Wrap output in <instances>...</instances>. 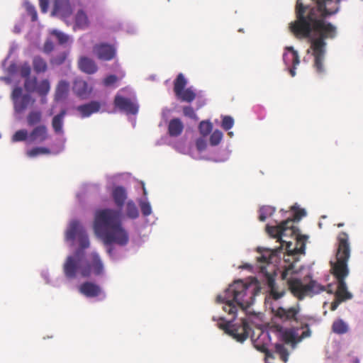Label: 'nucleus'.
Returning a JSON list of instances; mask_svg holds the SVG:
<instances>
[{
    "instance_id": "1",
    "label": "nucleus",
    "mask_w": 363,
    "mask_h": 363,
    "mask_svg": "<svg viewBox=\"0 0 363 363\" xmlns=\"http://www.w3.org/2000/svg\"><path fill=\"white\" fill-rule=\"evenodd\" d=\"M332 0H311L295 6L296 19L289 24L291 32L300 39L310 40V48L314 57L313 67L318 74H323V65L326 52V40L337 36V28L326 18L335 14L337 9L332 11L326 5Z\"/></svg>"
},
{
    "instance_id": "2",
    "label": "nucleus",
    "mask_w": 363,
    "mask_h": 363,
    "mask_svg": "<svg viewBox=\"0 0 363 363\" xmlns=\"http://www.w3.org/2000/svg\"><path fill=\"white\" fill-rule=\"evenodd\" d=\"M255 296V289L250 284L242 280H236L229 285L223 295H218L216 297L217 302L225 304L223 307V311L233 315L232 319L228 321H225L223 318H220L219 320L222 322L218 323V327L237 342L242 343L245 341L250 330L245 318H241L239 323L233 324L238 308H248L254 303Z\"/></svg>"
},
{
    "instance_id": "3",
    "label": "nucleus",
    "mask_w": 363,
    "mask_h": 363,
    "mask_svg": "<svg viewBox=\"0 0 363 363\" xmlns=\"http://www.w3.org/2000/svg\"><path fill=\"white\" fill-rule=\"evenodd\" d=\"M112 196L119 211L104 209L98 211L95 216L94 231L106 245L116 243L124 246L129 240L128 233L122 227L121 220V210L127 199L125 188L116 186L113 190Z\"/></svg>"
},
{
    "instance_id": "4",
    "label": "nucleus",
    "mask_w": 363,
    "mask_h": 363,
    "mask_svg": "<svg viewBox=\"0 0 363 363\" xmlns=\"http://www.w3.org/2000/svg\"><path fill=\"white\" fill-rule=\"evenodd\" d=\"M335 262H331V272L337 282L335 298L343 301L351 299L352 294L348 291L345 279L349 274L347 262L350 257V245L348 235L341 232L337 236V248Z\"/></svg>"
},
{
    "instance_id": "5",
    "label": "nucleus",
    "mask_w": 363,
    "mask_h": 363,
    "mask_svg": "<svg viewBox=\"0 0 363 363\" xmlns=\"http://www.w3.org/2000/svg\"><path fill=\"white\" fill-rule=\"evenodd\" d=\"M294 266L290 264L283 270L281 277L286 281L289 290L298 299L303 300L306 296H312L325 290L323 286L313 279L304 284L301 279L294 277Z\"/></svg>"
},
{
    "instance_id": "6",
    "label": "nucleus",
    "mask_w": 363,
    "mask_h": 363,
    "mask_svg": "<svg viewBox=\"0 0 363 363\" xmlns=\"http://www.w3.org/2000/svg\"><path fill=\"white\" fill-rule=\"evenodd\" d=\"M84 252L77 250L72 255H69L63 264V272L68 279H74L80 275L82 277L84 269Z\"/></svg>"
},
{
    "instance_id": "7",
    "label": "nucleus",
    "mask_w": 363,
    "mask_h": 363,
    "mask_svg": "<svg viewBox=\"0 0 363 363\" xmlns=\"http://www.w3.org/2000/svg\"><path fill=\"white\" fill-rule=\"evenodd\" d=\"M296 227L293 225V220L291 218H288L286 220L282 221L279 225L277 226H269L267 225L266 230L267 233L274 238H277V242H279L281 245L280 249L283 247V243H286V250L290 252V247L292 243L291 242H286L282 240L284 236L286 235V232L289 231L290 233L294 234L296 231Z\"/></svg>"
},
{
    "instance_id": "8",
    "label": "nucleus",
    "mask_w": 363,
    "mask_h": 363,
    "mask_svg": "<svg viewBox=\"0 0 363 363\" xmlns=\"http://www.w3.org/2000/svg\"><path fill=\"white\" fill-rule=\"evenodd\" d=\"M76 238H77L79 244L78 250L84 252V250L88 248L90 245L89 237L80 223L78 220H74L70 222L67 228L65 238L67 240L73 241Z\"/></svg>"
},
{
    "instance_id": "9",
    "label": "nucleus",
    "mask_w": 363,
    "mask_h": 363,
    "mask_svg": "<svg viewBox=\"0 0 363 363\" xmlns=\"http://www.w3.org/2000/svg\"><path fill=\"white\" fill-rule=\"evenodd\" d=\"M104 274V264L99 255L96 252H92L84 257V269L82 277L88 278L91 274L99 277Z\"/></svg>"
},
{
    "instance_id": "10",
    "label": "nucleus",
    "mask_w": 363,
    "mask_h": 363,
    "mask_svg": "<svg viewBox=\"0 0 363 363\" xmlns=\"http://www.w3.org/2000/svg\"><path fill=\"white\" fill-rule=\"evenodd\" d=\"M300 329L303 330L300 336L298 335V328H292L286 329L281 333V339L286 344H291L295 346L298 342H301L303 340L309 337L311 335V331L308 324H303L301 326Z\"/></svg>"
},
{
    "instance_id": "11",
    "label": "nucleus",
    "mask_w": 363,
    "mask_h": 363,
    "mask_svg": "<svg viewBox=\"0 0 363 363\" xmlns=\"http://www.w3.org/2000/svg\"><path fill=\"white\" fill-rule=\"evenodd\" d=\"M14 109L17 113L23 112L28 106L33 105L35 99L29 94H23L21 87H16L11 94Z\"/></svg>"
},
{
    "instance_id": "12",
    "label": "nucleus",
    "mask_w": 363,
    "mask_h": 363,
    "mask_svg": "<svg viewBox=\"0 0 363 363\" xmlns=\"http://www.w3.org/2000/svg\"><path fill=\"white\" fill-rule=\"evenodd\" d=\"M274 317L279 319L281 322H292L298 321V315L300 313V307L298 305L291 306L289 308L278 307L277 309H273Z\"/></svg>"
},
{
    "instance_id": "13",
    "label": "nucleus",
    "mask_w": 363,
    "mask_h": 363,
    "mask_svg": "<svg viewBox=\"0 0 363 363\" xmlns=\"http://www.w3.org/2000/svg\"><path fill=\"white\" fill-rule=\"evenodd\" d=\"M113 104L116 108L120 111H124L127 114L135 115L138 112V106L130 99L125 98L117 94L115 96Z\"/></svg>"
},
{
    "instance_id": "14",
    "label": "nucleus",
    "mask_w": 363,
    "mask_h": 363,
    "mask_svg": "<svg viewBox=\"0 0 363 363\" xmlns=\"http://www.w3.org/2000/svg\"><path fill=\"white\" fill-rule=\"evenodd\" d=\"M93 52L98 59L103 61H110L116 56V48L108 43H99L93 47Z\"/></svg>"
},
{
    "instance_id": "15",
    "label": "nucleus",
    "mask_w": 363,
    "mask_h": 363,
    "mask_svg": "<svg viewBox=\"0 0 363 363\" xmlns=\"http://www.w3.org/2000/svg\"><path fill=\"white\" fill-rule=\"evenodd\" d=\"M52 14L63 19L69 17L72 14L69 0H55Z\"/></svg>"
},
{
    "instance_id": "16",
    "label": "nucleus",
    "mask_w": 363,
    "mask_h": 363,
    "mask_svg": "<svg viewBox=\"0 0 363 363\" xmlns=\"http://www.w3.org/2000/svg\"><path fill=\"white\" fill-rule=\"evenodd\" d=\"M80 294L87 298H94L103 294V291L100 286L91 282L85 281L79 286Z\"/></svg>"
},
{
    "instance_id": "17",
    "label": "nucleus",
    "mask_w": 363,
    "mask_h": 363,
    "mask_svg": "<svg viewBox=\"0 0 363 363\" xmlns=\"http://www.w3.org/2000/svg\"><path fill=\"white\" fill-rule=\"evenodd\" d=\"M72 91L81 99H86L91 93L92 89L89 87L87 82L81 79H77L73 82Z\"/></svg>"
},
{
    "instance_id": "18",
    "label": "nucleus",
    "mask_w": 363,
    "mask_h": 363,
    "mask_svg": "<svg viewBox=\"0 0 363 363\" xmlns=\"http://www.w3.org/2000/svg\"><path fill=\"white\" fill-rule=\"evenodd\" d=\"M286 50L290 52L289 54L284 53L283 55V60L286 66L292 65V67L289 69V73L291 77L296 75L295 69L296 66L299 64V56L298 52L295 50L293 47H287Z\"/></svg>"
},
{
    "instance_id": "19",
    "label": "nucleus",
    "mask_w": 363,
    "mask_h": 363,
    "mask_svg": "<svg viewBox=\"0 0 363 363\" xmlns=\"http://www.w3.org/2000/svg\"><path fill=\"white\" fill-rule=\"evenodd\" d=\"M100 108V102L91 101L89 103L78 106L76 110L79 113L81 117L84 118L89 117L93 113L99 112Z\"/></svg>"
},
{
    "instance_id": "20",
    "label": "nucleus",
    "mask_w": 363,
    "mask_h": 363,
    "mask_svg": "<svg viewBox=\"0 0 363 363\" xmlns=\"http://www.w3.org/2000/svg\"><path fill=\"white\" fill-rule=\"evenodd\" d=\"M48 130L45 125L36 126L30 133L29 140L30 142L42 143L48 138Z\"/></svg>"
},
{
    "instance_id": "21",
    "label": "nucleus",
    "mask_w": 363,
    "mask_h": 363,
    "mask_svg": "<svg viewBox=\"0 0 363 363\" xmlns=\"http://www.w3.org/2000/svg\"><path fill=\"white\" fill-rule=\"evenodd\" d=\"M267 286L269 289L270 295L274 300L279 299L286 293L285 288L279 289L276 284L274 278L271 275H267Z\"/></svg>"
},
{
    "instance_id": "22",
    "label": "nucleus",
    "mask_w": 363,
    "mask_h": 363,
    "mask_svg": "<svg viewBox=\"0 0 363 363\" xmlns=\"http://www.w3.org/2000/svg\"><path fill=\"white\" fill-rule=\"evenodd\" d=\"M78 66L82 72L89 74L95 73L98 69L95 62L87 57H80L78 62Z\"/></svg>"
},
{
    "instance_id": "23",
    "label": "nucleus",
    "mask_w": 363,
    "mask_h": 363,
    "mask_svg": "<svg viewBox=\"0 0 363 363\" xmlns=\"http://www.w3.org/2000/svg\"><path fill=\"white\" fill-rule=\"evenodd\" d=\"M184 130V124L182 121L175 118L172 119L168 125V133L171 137L180 135Z\"/></svg>"
},
{
    "instance_id": "24",
    "label": "nucleus",
    "mask_w": 363,
    "mask_h": 363,
    "mask_svg": "<svg viewBox=\"0 0 363 363\" xmlns=\"http://www.w3.org/2000/svg\"><path fill=\"white\" fill-rule=\"evenodd\" d=\"M69 89V84L65 80L60 81L55 89V101H59L65 99L68 96Z\"/></svg>"
},
{
    "instance_id": "25",
    "label": "nucleus",
    "mask_w": 363,
    "mask_h": 363,
    "mask_svg": "<svg viewBox=\"0 0 363 363\" xmlns=\"http://www.w3.org/2000/svg\"><path fill=\"white\" fill-rule=\"evenodd\" d=\"M66 115V111L62 110L58 114L55 116L52 121V126L55 133L62 134L63 133V119Z\"/></svg>"
},
{
    "instance_id": "26",
    "label": "nucleus",
    "mask_w": 363,
    "mask_h": 363,
    "mask_svg": "<svg viewBox=\"0 0 363 363\" xmlns=\"http://www.w3.org/2000/svg\"><path fill=\"white\" fill-rule=\"evenodd\" d=\"M349 330L347 324L342 319L335 320L332 325V330L337 335H342L347 333Z\"/></svg>"
},
{
    "instance_id": "27",
    "label": "nucleus",
    "mask_w": 363,
    "mask_h": 363,
    "mask_svg": "<svg viewBox=\"0 0 363 363\" xmlns=\"http://www.w3.org/2000/svg\"><path fill=\"white\" fill-rule=\"evenodd\" d=\"M75 24L79 28H86L89 24L88 17L83 10L77 11L75 16Z\"/></svg>"
},
{
    "instance_id": "28",
    "label": "nucleus",
    "mask_w": 363,
    "mask_h": 363,
    "mask_svg": "<svg viewBox=\"0 0 363 363\" xmlns=\"http://www.w3.org/2000/svg\"><path fill=\"white\" fill-rule=\"evenodd\" d=\"M33 67L36 73L45 72L48 69L46 61L40 56H35L33 58Z\"/></svg>"
},
{
    "instance_id": "29",
    "label": "nucleus",
    "mask_w": 363,
    "mask_h": 363,
    "mask_svg": "<svg viewBox=\"0 0 363 363\" xmlns=\"http://www.w3.org/2000/svg\"><path fill=\"white\" fill-rule=\"evenodd\" d=\"M196 93L191 88H187L181 91L179 94H177L176 96L178 99L182 101L191 103L196 99Z\"/></svg>"
},
{
    "instance_id": "30",
    "label": "nucleus",
    "mask_w": 363,
    "mask_h": 363,
    "mask_svg": "<svg viewBox=\"0 0 363 363\" xmlns=\"http://www.w3.org/2000/svg\"><path fill=\"white\" fill-rule=\"evenodd\" d=\"M186 83L187 82L183 74H179L174 82V91L175 95L179 94L182 91L185 89Z\"/></svg>"
},
{
    "instance_id": "31",
    "label": "nucleus",
    "mask_w": 363,
    "mask_h": 363,
    "mask_svg": "<svg viewBox=\"0 0 363 363\" xmlns=\"http://www.w3.org/2000/svg\"><path fill=\"white\" fill-rule=\"evenodd\" d=\"M50 89V82L48 79L42 80L38 84H37L35 90L40 96H46Z\"/></svg>"
},
{
    "instance_id": "32",
    "label": "nucleus",
    "mask_w": 363,
    "mask_h": 363,
    "mask_svg": "<svg viewBox=\"0 0 363 363\" xmlns=\"http://www.w3.org/2000/svg\"><path fill=\"white\" fill-rule=\"evenodd\" d=\"M42 113L40 111H32L27 116V123L29 126H33L40 122Z\"/></svg>"
},
{
    "instance_id": "33",
    "label": "nucleus",
    "mask_w": 363,
    "mask_h": 363,
    "mask_svg": "<svg viewBox=\"0 0 363 363\" xmlns=\"http://www.w3.org/2000/svg\"><path fill=\"white\" fill-rule=\"evenodd\" d=\"M274 252L270 250H264L260 252V255L257 257L259 263L269 264L274 257Z\"/></svg>"
},
{
    "instance_id": "34",
    "label": "nucleus",
    "mask_w": 363,
    "mask_h": 363,
    "mask_svg": "<svg viewBox=\"0 0 363 363\" xmlns=\"http://www.w3.org/2000/svg\"><path fill=\"white\" fill-rule=\"evenodd\" d=\"M259 220L264 222L267 217L271 216L275 212V208L270 206H264L259 208Z\"/></svg>"
},
{
    "instance_id": "35",
    "label": "nucleus",
    "mask_w": 363,
    "mask_h": 363,
    "mask_svg": "<svg viewBox=\"0 0 363 363\" xmlns=\"http://www.w3.org/2000/svg\"><path fill=\"white\" fill-rule=\"evenodd\" d=\"M275 352L279 356V358L284 363L287 362L289 353L288 350L282 344L275 345Z\"/></svg>"
},
{
    "instance_id": "36",
    "label": "nucleus",
    "mask_w": 363,
    "mask_h": 363,
    "mask_svg": "<svg viewBox=\"0 0 363 363\" xmlns=\"http://www.w3.org/2000/svg\"><path fill=\"white\" fill-rule=\"evenodd\" d=\"M50 153V150L47 147H36L27 152V155L30 157H35L40 155H48Z\"/></svg>"
},
{
    "instance_id": "37",
    "label": "nucleus",
    "mask_w": 363,
    "mask_h": 363,
    "mask_svg": "<svg viewBox=\"0 0 363 363\" xmlns=\"http://www.w3.org/2000/svg\"><path fill=\"white\" fill-rule=\"evenodd\" d=\"M127 216L130 218H136L139 216L138 210L133 201H128L126 204Z\"/></svg>"
},
{
    "instance_id": "38",
    "label": "nucleus",
    "mask_w": 363,
    "mask_h": 363,
    "mask_svg": "<svg viewBox=\"0 0 363 363\" xmlns=\"http://www.w3.org/2000/svg\"><path fill=\"white\" fill-rule=\"evenodd\" d=\"M213 126L211 122L203 121L200 123L199 129L200 133L203 135H208L212 130Z\"/></svg>"
},
{
    "instance_id": "39",
    "label": "nucleus",
    "mask_w": 363,
    "mask_h": 363,
    "mask_svg": "<svg viewBox=\"0 0 363 363\" xmlns=\"http://www.w3.org/2000/svg\"><path fill=\"white\" fill-rule=\"evenodd\" d=\"M223 137V133L219 130H214L210 136V144L213 146L218 145Z\"/></svg>"
},
{
    "instance_id": "40",
    "label": "nucleus",
    "mask_w": 363,
    "mask_h": 363,
    "mask_svg": "<svg viewBox=\"0 0 363 363\" xmlns=\"http://www.w3.org/2000/svg\"><path fill=\"white\" fill-rule=\"evenodd\" d=\"M67 55H68L67 52L65 51V52H60V54L55 56L54 57H52L50 60V63L53 65H57V66L60 65L65 62V60L67 57Z\"/></svg>"
},
{
    "instance_id": "41",
    "label": "nucleus",
    "mask_w": 363,
    "mask_h": 363,
    "mask_svg": "<svg viewBox=\"0 0 363 363\" xmlns=\"http://www.w3.org/2000/svg\"><path fill=\"white\" fill-rule=\"evenodd\" d=\"M50 33L52 35L56 37V38L58 40L59 44H60V45H63V44L67 43L69 40V36L60 30L55 29V30H52L50 32Z\"/></svg>"
},
{
    "instance_id": "42",
    "label": "nucleus",
    "mask_w": 363,
    "mask_h": 363,
    "mask_svg": "<svg viewBox=\"0 0 363 363\" xmlns=\"http://www.w3.org/2000/svg\"><path fill=\"white\" fill-rule=\"evenodd\" d=\"M37 85V79L36 77L34 78H30L28 77L26 79L24 82V87L26 91H34L35 90Z\"/></svg>"
},
{
    "instance_id": "43",
    "label": "nucleus",
    "mask_w": 363,
    "mask_h": 363,
    "mask_svg": "<svg viewBox=\"0 0 363 363\" xmlns=\"http://www.w3.org/2000/svg\"><path fill=\"white\" fill-rule=\"evenodd\" d=\"M28 138V131L22 129L17 130L12 137L13 142L24 141Z\"/></svg>"
},
{
    "instance_id": "44",
    "label": "nucleus",
    "mask_w": 363,
    "mask_h": 363,
    "mask_svg": "<svg viewBox=\"0 0 363 363\" xmlns=\"http://www.w3.org/2000/svg\"><path fill=\"white\" fill-rule=\"evenodd\" d=\"M183 114L184 116L188 117L192 120L198 121L199 118L196 114L194 108L190 106H184L182 108Z\"/></svg>"
},
{
    "instance_id": "45",
    "label": "nucleus",
    "mask_w": 363,
    "mask_h": 363,
    "mask_svg": "<svg viewBox=\"0 0 363 363\" xmlns=\"http://www.w3.org/2000/svg\"><path fill=\"white\" fill-rule=\"evenodd\" d=\"M234 120L231 116H225L223 118L221 126L225 130H228L233 128Z\"/></svg>"
},
{
    "instance_id": "46",
    "label": "nucleus",
    "mask_w": 363,
    "mask_h": 363,
    "mask_svg": "<svg viewBox=\"0 0 363 363\" xmlns=\"http://www.w3.org/2000/svg\"><path fill=\"white\" fill-rule=\"evenodd\" d=\"M255 347L259 351L264 353L266 359H267V358L274 359L273 354L268 350L267 347L265 345H264V344H262V345L255 344Z\"/></svg>"
},
{
    "instance_id": "47",
    "label": "nucleus",
    "mask_w": 363,
    "mask_h": 363,
    "mask_svg": "<svg viewBox=\"0 0 363 363\" xmlns=\"http://www.w3.org/2000/svg\"><path fill=\"white\" fill-rule=\"evenodd\" d=\"M118 81V77L114 74H110L105 77L103 83L106 86H110Z\"/></svg>"
},
{
    "instance_id": "48",
    "label": "nucleus",
    "mask_w": 363,
    "mask_h": 363,
    "mask_svg": "<svg viewBox=\"0 0 363 363\" xmlns=\"http://www.w3.org/2000/svg\"><path fill=\"white\" fill-rule=\"evenodd\" d=\"M140 209L142 211V213L145 216H147L151 214L152 213V208L149 203L147 202H142L140 203Z\"/></svg>"
},
{
    "instance_id": "49",
    "label": "nucleus",
    "mask_w": 363,
    "mask_h": 363,
    "mask_svg": "<svg viewBox=\"0 0 363 363\" xmlns=\"http://www.w3.org/2000/svg\"><path fill=\"white\" fill-rule=\"evenodd\" d=\"M20 73L21 77H25L26 79L29 77L30 74V67L28 64L23 65L20 70Z\"/></svg>"
},
{
    "instance_id": "50",
    "label": "nucleus",
    "mask_w": 363,
    "mask_h": 363,
    "mask_svg": "<svg viewBox=\"0 0 363 363\" xmlns=\"http://www.w3.org/2000/svg\"><path fill=\"white\" fill-rule=\"evenodd\" d=\"M26 9L31 16L32 21H35L38 18V14L35 7L32 5H28Z\"/></svg>"
},
{
    "instance_id": "51",
    "label": "nucleus",
    "mask_w": 363,
    "mask_h": 363,
    "mask_svg": "<svg viewBox=\"0 0 363 363\" xmlns=\"http://www.w3.org/2000/svg\"><path fill=\"white\" fill-rule=\"evenodd\" d=\"M53 50H54V44H53V43L51 40H46L45 42V43H44V45H43V51H44V52L50 53Z\"/></svg>"
},
{
    "instance_id": "52",
    "label": "nucleus",
    "mask_w": 363,
    "mask_h": 363,
    "mask_svg": "<svg viewBox=\"0 0 363 363\" xmlns=\"http://www.w3.org/2000/svg\"><path fill=\"white\" fill-rule=\"evenodd\" d=\"M306 211L304 209H296L294 212V218L291 219L293 222L294 220H299L302 217L306 216Z\"/></svg>"
},
{
    "instance_id": "53",
    "label": "nucleus",
    "mask_w": 363,
    "mask_h": 363,
    "mask_svg": "<svg viewBox=\"0 0 363 363\" xmlns=\"http://www.w3.org/2000/svg\"><path fill=\"white\" fill-rule=\"evenodd\" d=\"M39 4L42 13H47L49 5V0H39Z\"/></svg>"
},
{
    "instance_id": "54",
    "label": "nucleus",
    "mask_w": 363,
    "mask_h": 363,
    "mask_svg": "<svg viewBox=\"0 0 363 363\" xmlns=\"http://www.w3.org/2000/svg\"><path fill=\"white\" fill-rule=\"evenodd\" d=\"M342 301V300L335 298V300L331 303L330 310L335 311Z\"/></svg>"
},
{
    "instance_id": "55",
    "label": "nucleus",
    "mask_w": 363,
    "mask_h": 363,
    "mask_svg": "<svg viewBox=\"0 0 363 363\" xmlns=\"http://www.w3.org/2000/svg\"><path fill=\"white\" fill-rule=\"evenodd\" d=\"M196 146L198 150H202L204 148V142L203 140H197Z\"/></svg>"
},
{
    "instance_id": "56",
    "label": "nucleus",
    "mask_w": 363,
    "mask_h": 363,
    "mask_svg": "<svg viewBox=\"0 0 363 363\" xmlns=\"http://www.w3.org/2000/svg\"><path fill=\"white\" fill-rule=\"evenodd\" d=\"M143 194H144L145 195H146L147 191H146V189H145V187L144 184H143Z\"/></svg>"
},
{
    "instance_id": "57",
    "label": "nucleus",
    "mask_w": 363,
    "mask_h": 363,
    "mask_svg": "<svg viewBox=\"0 0 363 363\" xmlns=\"http://www.w3.org/2000/svg\"><path fill=\"white\" fill-rule=\"evenodd\" d=\"M299 3H303V0H296V3L295 6H297Z\"/></svg>"
},
{
    "instance_id": "58",
    "label": "nucleus",
    "mask_w": 363,
    "mask_h": 363,
    "mask_svg": "<svg viewBox=\"0 0 363 363\" xmlns=\"http://www.w3.org/2000/svg\"><path fill=\"white\" fill-rule=\"evenodd\" d=\"M343 225H344V223H340L337 224V226L338 228L342 227Z\"/></svg>"
},
{
    "instance_id": "59",
    "label": "nucleus",
    "mask_w": 363,
    "mask_h": 363,
    "mask_svg": "<svg viewBox=\"0 0 363 363\" xmlns=\"http://www.w3.org/2000/svg\"><path fill=\"white\" fill-rule=\"evenodd\" d=\"M259 268H260L262 272H264V270L265 269V267L262 266V265L259 267Z\"/></svg>"
},
{
    "instance_id": "60",
    "label": "nucleus",
    "mask_w": 363,
    "mask_h": 363,
    "mask_svg": "<svg viewBox=\"0 0 363 363\" xmlns=\"http://www.w3.org/2000/svg\"><path fill=\"white\" fill-rule=\"evenodd\" d=\"M294 251H295V253H298V252H301V249H297V248H296V249L294 250Z\"/></svg>"
},
{
    "instance_id": "61",
    "label": "nucleus",
    "mask_w": 363,
    "mask_h": 363,
    "mask_svg": "<svg viewBox=\"0 0 363 363\" xmlns=\"http://www.w3.org/2000/svg\"><path fill=\"white\" fill-rule=\"evenodd\" d=\"M108 252L109 254H111V253L112 252V249H111V248L108 249Z\"/></svg>"
},
{
    "instance_id": "62",
    "label": "nucleus",
    "mask_w": 363,
    "mask_h": 363,
    "mask_svg": "<svg viewBox=\"0 0 363 363\" xmlns=\"http://www.w3.org/2000/svg\"><path fill=\"white\" fill-rule=\"evenodd\" d=\"M240 32H243V29H239Z\"/></svg>"
},
{
    "instance_id": "63",
    "label": "nucleus",
    "mask_w": 363,
    "mask_h": 363,
    "mask_svg": "<svg viewBox=\"0 0 363 363\" xmlns=\"http://www.w3.org/2000/svg\"><path fill=\"white\" fill-rule=\"evenodd\" d=\"M228 134H229L230 135H233V133H232V132L229 133Z\"/></svg>"
}]
</instances>
